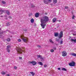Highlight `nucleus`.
Returning a JSON list of instances; mask_svg holds the SVG:
<instances>
[{
  "mask_svg": "<svg viewBox=\"0 0 76 76\" xmlns=\"http://www.w3.org/2000/svg\"><path fill=\"white\" fill-rule=\"evenodd\" d=\"M48 20V18L47 16L42 18L41 19V26L43 29H44V27L46 25V22Z\"/></svg>",
  "mask_w": 76,
  "mask_h": 76,
  "instance_id": "f257e3e1",
  "label": "nucleus"
},
{
  "mask_svg": "<svg viewBox=\"0 0 76 76\" xmlns=\"http://www.w3.org/2000/svg\"><path fill=\"white\" fill-rule=\"evenodd\" d=\"M25 48H18L17 50V51L18 54H23V53H25Z\"/></svg>",
  "mask_w": 76,
  "mask_h": 76,
  "instance_id": "f03ea898",
  "label": "nucleus"
},
{
  "mask_svg": "<svg viewBox=\"0 0 76 76\" xmlns=\"http://www.w3.org/2000/svg\"><path fill=\"white\" fill-rule=\"evenodd\" d=\"M20 38H21L23 41H24V42H26L28 41V38L25 37L23 35H21L20 36Z\"/></svg>",
  "mask_w": 76,
  "mask_h": 76,
  "instance_id": "7ed1b4c3",
  "label": "nucleus"
},
{
  "mask_svg": "<svg viewBox=\"0 0 76 76\" xmlns=\"http://www.w3.org/2000/svg\"><path fill=\"white\" fill-rule=\"evenodd\" d=\"M51 0H43L44 2L46 4H49L50 3H51Z\"/></svg>",
  "mask_w": 76,
  "mask_h": 76,
  "instance_id": "20e7f679",
  "label": "nucleus"
},
{
  "mask_svg": "<svg viewBox=\"0 0 76 76\" xmlns=\"http://www.w3.org/2000/svg\"><path fill=\"white\" fill-rule=\"evenodd\" d=\"M63 31H61L58 34V38L59 39L61 38L62 37H63Z\"/></svg>",
  "mask_w": 76,
  "mask_h": 76,
  "instance_id": "39448f33",
  "label": "nucleus"
},
{
  "mask_svg": "<svg viewBox=\"0 0 76 76\" xmlns=\"http://www.w3.org/2000/svg\"><path fill=\"white\" fill-rule=\"evenodd\" d=\"M69 65L72 67L75 66V63L74 62H72L69 64Z\"/></svg>",
  "mask_w": 76,
  "mask_h": 76,
  "instance_id": "423d86ee",
  "label": "nucleus"
},
{
  "mask_svg": "<svg viewBox=\"0 0 76 76\" xmlns=\"http://www.w3.org/2000/svg\"><path fill=\"white\" fill-rule=\"evenodd\" d=\"M62 56L63 57H65V56H67V53H66V52L64 51L62 52Z\"/></svg>",
  "mask_w": 76,
  "mask_h": 76,
  "instance_id": "0eeeda50",
  "label": "nucleus"
},
{
  "mask_svg": "<svg viewBox=\"0 0 76 76\" xmlns=\"http://www.w3.org/2000/svg\"><path fill=\"white\" fill-rule=\"evenodd\" d=\"M10 48V46H7V51L8 52V53H10V50H9V49Z\"/></svg>",
  "mask_w": 76,
  "mask_h": 76,
  "instance_id": "6e6552de",
  "label": "nucleus"
},
{
  "mask_svg": "<svg viewBox=\"0 0 76 76\" xmlns=\"http://www.w3.org/2000/svg\"><path fill=\"white\" fill-rule=\"evenodd\" d=\"M70 55L71 56H74L75 57L76 56V54L75 53H70Z\"/></svg>",
  "mask_w": 76,
  "mask_h": 76,
  "instance_id": "1a4fd4ad",
  "label": "nucleus"
},
{
  "mask_svg": "<svg viewBox=\"0 0 76 76\" xmlns=\"http://www.w3.org/2000/svg\"><path fill=\"white\" fill-rule=\"evenodd\" d=\"M52 21L53 23H54V22H56L57 21V18H54L53 19Z\"/></svg>",
  "mask_w": 76,
  "mask_h": 76,
  "instance_id": "9d476101",
  "label": "nucleus"
},
{
  "mask_svg": "<svg viewBox=\"0 0 76 76\" xmlns=\"http://www.w3.org/2000/svg\"><path fill=\"white\" fill-rule=\"evenodd\" d=\"M5 10H3L1 9V10H0V15H1L3 13V12H5Z\"/></svg>",
  "mask_w": 76,
  "mask_h": 76,
  "instance_id": "9b49d317",
  "label": "nucleus"
},
{
  "mask_svg": "<svg viewBox=\"0 0 76 76\" xmlns=\"http://www.w3.org/2000/svg\"><path fill=\"white\" fill-rule=\"evenodd\" d=\"M54 35L55 37H57L58 36V33L56 32V33H54Z\"/></svg>",
  "mask_w": 76,
  "mask_h": 76,
  "instance_id": "f8f14e48",
  "label": "nucleus"
},
{
  "mask_svg": "<svg viewBox=\"0 0 76 76\" xmlns=\"http://www.w3.org/2000/svg\"><path fill=\"white\" fill-rule=\"evenodd\" d=\"M39 16V13H36L35 14V17L36 18H38Z\"/></svg>",
  "mask_w": 76,
  "mask_h": 76,
  "instance_id": "ddd939ff",
  "label": "nucleus"
},
{
  "mask_svg": "<svg viewBox=\"0 0 76 76\" xmlns=\"http://www.w3.org/2000/svg\"><path fill=\"white\" fill-rule=\"evenodd\" d=\"M70 40L72 42L74 41V42H75V43H76V39H75L74 40L73 39H71Z\"/></svg>",
  "mask_w": 76,
  "mask_h": 76,
  "instance_id": "4468645a",
  "label": "nucleus"
},
{
  "mask_svg": "<svg viewBox=\"0 0 76 76\" xmlns=\"http://www.w3.org/2000/svg\"><path fill=\"white\" fill-rule=\"evenodd\" d=\"M33 65H35L37 64V63L35 61H32V64Z\"/></svg>",
  "mask_w": 76,
  "mask_h": 76,
  "instance_id": "2eb2a0df",
  "label": "nucleus"
},
{
  "mask_svg": "<svg viewBox=\"0 0 76 76\" xmlns=\"http://www.w3.org/2000/svg\"><path fill=\"white\" fill-rule=\"evenodd\" d=\"M49 41L51 43H52V44H53V43H54V42L53 41V40H52V39H49Z\"/></svg>",
  "mask_w": 76,
  "mask_h": 76,
  "instance_id": "dca6fc26",
  "label": "nucleus"
},
{
  "mask_svg": "<svg viewBox=\"0 0 76 76\" xmlns=\"http://www.w3.org/2000/svg\"><path fill=\"white\" fill-rule=\"evenodd\" d=\"M1 74L3 75H4L6 74V72H4V71H2L1 72Z\"/></svg>",
  "mask_w": 76,
  "mask_h": 76,
  "instance_id": "f3484780",
  "label": "nucleus"
},
{
  "mask_svg": "<svg viewBox=\"0 0 76 76\" xmlns=\"http://www.w3.org/2000/svg\"><path fill=\"white\" fill-rule=\"evenodd\" d=\"M38 63V64H40V65L41 66H42V65H43V64L41 62H39Z\"/></svg>",
  "mask_w": 76,
  "mask_h": 76,
  "instance_id": "a211bd4d",
  "label": "nucleus"
},
{
  "mask_svg": "<svg viewBox=\"0 0 76 76\" xmlns=\"http://www.w3.org/2000/svg\"><path fill=\"white\" fill-rule=\"evenodd\" d=\"M57 0H53V3H54V4H56L57 3Z\"/></svg>",
  "mask_w": 76,
  "mask_h": 76,
  "instance_id": "6ab92c4d",
  "label": "nucleus"
},
{
  "mask_svg": "<svg viewBox=\"0 0 76 76\" xmlns=\"http://www.w3.org/2000/svg\"><path fill=\"white\" fill-rule=\"evenodd\" d=\"M41 56L40 55H37L38 58H40L41 59H42V60H43V58H41Z\"/></svg>",
  "mask_w": 76,
  "mask_h": 76,
  "instance_id": "aec40b11",
  "label": "nucleus"
},
{
  "mask_svg": "<svg viewBox=\"0 0 76 76\" xmlns=\"http://www.w3.org/2000/svg\"><path fill=\"white\" fill-rule=\"evenodd\" d=\"M31 23H33L34 22V19L32 18L31 20Z\"/></svg>",
  "mask_w": 76,
  "mask_h": 76,
  "instance_id": "412c9836",
  "label": "nucleus"
},
{
  "mask_svg": "<svg viewBox=\"0 0 76 76\" xmlns=\"http://www.w3.org/2000/svg\"><path fill=\"white\" fill-rule=\"evenodd\" d=\"M62 70L64 71H67V70L66 68H63L62 69Z\"/></svg>",
  "mask_w": 76,
  "mask_h": 76,
  "instance_id": "4be33fe9",
  "label": "nucleus"
},
{
  "mask_svg": "<svg viewBox=\"0 0 76 76\" xmlns=\"http://www.w3.org/2000/svg\"><path fill=\"white\" fill-rule=\"evenodd\" d=\"M60 44H62L63 43V41L62 40H61V41L59 42Z\"/></svg>",
  "mask_w": 76,
  "mask_h": 76,
  "instance_id": "5701e85b",
  "label": "nucleus"
},
{
  "mask_svg": "<svg viewBox=\"0 0 76 76\" xmlns=\"http://www.w3.org/2000/svg\"><path fill=\"white\" fill-rule=\"evenodd\" d=\"M7 12V15H9L10 14V12H9V11L8 10L6 11Z\"/></svg>",
  "mask_w": 76,
  "mask_h": 76,
  "instance_id": "b1692460",
  "label": "nucleus"
},
{
  "mask_svg": "<svg viewBox=\"0 0 76 76\" xmlns=\"http://www.w3.org/2000/svg\"><path fill=\"white\" fill-rule=\"evenodd\" d=\"M10 23L9 22H8L7 23V26H9V25H10Z\"/></svg>",
  "mask_w": 76,
  "mask_h": 76,
  "instance_id": "393cba45",
  "label": "nucleus"
},
{
  "mask_svg": "<svg viewBox=\"0 0 76 76\" xmlns=\"http://www.w3.org/2000/svg\"><path fill=\"white\" fill-rule=\"evenodd\" d=\"M30 73L32 75V76H34L35 75V73H33V72H31Z\"/></svg>",
  "mask_w": 76,
  "mask_h": 76,
  "instance_id": "a878e982",
  "label": "nucleus"
},
{
  "mask_svg": "<svg viewBox=\"0 0 76 76\" xmlns=\"http://www.w3.org/2000/svg\"><path fill=\"white\" fill-rule=\"evenodd\" d=\"M7 41H10V39H9V38H8L7 39Z\"/></svg>",
  "mask_w": 76,
  "mask_h": 76,
  "instance_id": "bb28decb",
  "label": "nucleus"
},
{
  "mask_svg": "<svg viewBox=\"0 0 76 76\" xmlns=\"http://www.w3.org/2000/svg\"><path fill=\"white\" fill-rule=\"evenodd\" d=\"M44 67L45 68V67H47V65L45 64L44 65Z\"/></svg>",
  "mask_w": 76,
  "mask_h": 76,
  "instance_id": "cd10ccee",
  "label": "nucleus"
},
{
  "mask_svg": "<svg viewBox=\"0 0 76 76\" xmlns=\"http://www.w3.org/2000/svg\"><path fill=\"white\" fill-rule=\"evenodd\" d=\"M75 16L74 15H73L72 17V19H75Z\"/></svg>",
  "mask_w": 76,
  "mask_h": 76,
  "instance_id": "c85d7f7f",
  "label": "nucleus"
},
{
  "mask_svg": "<svg viewBox=\"0 0 76 76\" xmlns=\"http://www.w3.org/2000/svg\"><path fill=\"white\" fill-rule=\"evenodd\" d=\"M31 7H35V5H34L33 4H31Z\"/></svg>",
  "mask_w": 76,
  "mask_h": 76,
  "instance_id": "c756f323",
  "label": "nucleus"
},
{
  "mask_svg": "<svg viewBox=\"0 0 76 76\" xmlns=\"http://www.w3.org/2000/svg\"><path fill=\"white\" fill-rule=\"evenodd\" d=\"M2 3H3V4H5L6 3V2L4 1H2Z\"/></svg>",
  "mask_w": 76,
  "mask_h": 76,
  "instance_id": "7c9ffc66",
  "label": "nucleus"
},
{
  "mask_svg": "<svg viewBox=\"0 0 76 76\" xmlns=\"http://www.w3.org/2000/svg\"><path fill=\"white\" fill-rule=\"evenodd\" d=\"M28 16H32V13H29Z\"/></svg>",
  "mask_w": 76,
  "mask_h": 76,
  "instance_id": "2f4dec72",
  "label": "nucleus"
},
{
  "mask_svg": "<svg viewBox=\"0 0 76 76\" xmlns=\"http://www.w3.org/2000/svg\"><path fill=\"white\" fill-rule=\"evenodd\" d=\"M50 51H51V52L52 53H53V52H54V50H53V49H51V50H50Z\"/></svg>",
  "mask_w": 76,
  "mask_h": 76,
  "instance_id": "473e14b6",
  "label": "nucleus"
},
{
  "mask_svg": "<svg viewBox=\"0 0 76 76\" xmlns=\"http://www.w3.org/2000/svg\"><path fill=\"white\" fill-rule=\"evenodd\" d=\"M14 68L15 69H17V68H18V67H17V66H14Z\"/></svg>",
  "mask_w": 76,
  "mask_h": 76,
  "instance_id": "72a5a7b5",
  "label": "nucleus"
},
{
  "mask_svg": "<svg viewBox=\"0 0 76 76\" xmlns=\"http://www.w3.org/2000/svg\"><path fill=\"white\" fill-rule=\"evenodd\" d=\"M18 42H21V39H19L18 40Z\"/></svg>",
  "mask_w": 76,
  "mask_h": 76,
  "instance_id": "f704fd0d",
  "label": "nucleus"
},
{
  "mask_svg": "<svg viewBox=\"0 0 76 76\" xmlns=\"http://www.w3.org/2000/svg\"><path fill=\"white\" fill-rule=\"evenodd\" d=\"M32 61H28V63H29V64H32Z\"/></svg>",
  "mask_w": 76,
  "mask_h": 76,
  "instance_id": "c9c22d12",
  "label": "nucleus"
},
{
  "mask_svg": "<svg viewBox=\"0 0 76 76\" xmlns=\"http://www.w3.org/2000/svg\"><path fill=\"white\" fill-rule=\"evenodd\" d=\"M37 47H38V48H41V46H40V45H38Z\"/></svg>",
  "mask_w": 76,
  "mask_h": 76,
  "instance_id": "e433bc0d",
  "label": "nucleus"
},
{
  "mask_svg": "<svg viewBox=\"0 0 76 76\" xmlns=\"http://www.w3.org/2000/svg\"><path fill=\"white\" fill-rule=\"evenodd\" d=\"M65 9H68V7H67V6L65 7Z\"/></svg>",
  "mask_w": 76,
  "mask_h": 76,
  "instance_id": "4c0bfd02",
  "label": "nucleus"
},
{
  "mask_svg": "<svg viewBox=\"0 0 76 76\" xmlns=\"http://www.w3.org/2000/svg\"><path fill=\"white\" fill-rule=\"evenodd\" d=\"M22 58L20 57H19V59L20 60H22Z\"/></svg>",
  "mask_w": 76,
  "mask_h": 76,
  "instance_id": "58836bf2",
  "label": "nucleus"
},
{
  "mask_svg": "<svg viewBox=\"0 0 76 76\" xmlns=\"http://www.w3.org/2000/svg\"><path fill=\"white\" fill-rule=\"evenodd\" d=\"M24 31H27V29H25L24 30Z\"/></svg>",
  "mask_w": 76,
  "mask_h": 76,
  "instance_id": "ea45409f",
  "label": "nucleus"
},
{
  "mask_svg": "<svg viewBox=\"0 0 76 76\" xmlns=\"http://www.w3.org/2000/svg\"><path fill=\"white\" fill-rule=\"evenodd\" d=\"M54 50H56V48L55 47L53 48Z\"/></svg>",
  "mask_w": 76,
  "mask_h": 76,
  "instance_id": "a19ab883",
  "label": "nucleus"
},
{
  "mask_svg": "<svg viewBox=\"0 0 76 76\" xmlns=\"http://www.w3.org/2000/svg\"><path fill=\"white\" fill-rule=\"evenodd\" d=\"M58 70H60V68H58Z\"/></svg>",
  "mask_w": 76,
  "mask_h": 76,
  "instance_id": "79ce46f5",
  "label": "nucleus"
},
{
  "mask_svg": "<svg viewBox=\"0 0 76 76\" xmlns=\"http://www.w3.org/2000/svg\"><path fill=\"white\" fill-rule=\"evenodd\" d=\"M3 31H2L1 33H0V35L1 34H3Z\"/></svg>",
  "mask_w": 76,
  "mask_h": 76,
  "instance_id": "37998d69",
  "label": "nucleus"
},
{
  "mask_svg": "<svg viewBox=\"0 0 76 76\" xmlns=\"http://www.w3.org/2000/svg\"><path fill=\"white\" fill-rule=\"evenodd\" d=\"M59 39H58L57 40V41H59Z\"/></svg>",
  "mask_w": 76,
  "mask_h": 76,
  "instance_id": "c03bdc74",
  "label": "nucleus"
},
{
  "mask_svg": "<svg viewBox=\"0 0 76 76\" xmlns=\"http://www.w3.org/2000/svg\"><path fill=\"white\" fill-rule=\"evenodd\" d=\"M9 18H10V19H11V18H12L11 17H9Z\"/></svg>",
  "mask_w": 76,
  "mask_h": 76,
  "instance_id": "a18cd8bd",
  "label": "nucleus"
},
{
  "mask_svg": "<svg viewBox=\"0 0 76 76\" xmlns=\"http://www.w3.org/2000/svg\"><path fill=\"white\" fill-rule=\"evenodd\" d=\"M18 1H20V0H18Z\"/></svg>",
  "mask_w": 76,
  "mask_h": 76,
  "instance_id": "49530a36",
  "label": "nucleus"
},
{
  "mask_svg": "<svg viewBox=\"0 0 76 76\" xmlns=\"http://www.w3.org/2000/svg\"><path fill=\"white\" fill-rule=\"evenodd\" d=\"M0 30H1V28H0Z\"/></svg>",
  "mask_w": 76,
  "mask_h": 76,
  "instance_id": "de8ad7c7",
  "label": "nucleus"
},
{
  "mask_svg": "<svg viewBox=\"0 0 76 76\" xmlns=\"http://www.w3.org/2000/svg\"><path fill=\"white\" fill-rule=\"evenodd\" d=\"M6 19H7V18H6Z\"/></svg>",
  "mask_w": 76,
  "mask_h": 76,
  "instance_id": "09e8293b",
  "label": "nucleus"
},
{
  "mask_svg": "<svg viewBox=\"0 0 76 76\" xmlns=\"http://www.w3.org/2000/svg\"><path fill=\"white\" fill-rule=\"evenodd\" d=\"M35 26H36V25H35Z\"/></svg>",
  "mask_w": 76,
  "mask_h": 76,
  "instance_id": "8fccbe9b",
  "label": "nucleus"
}]
</instances>
